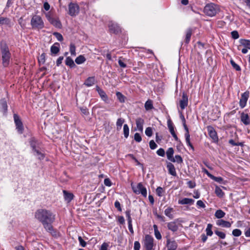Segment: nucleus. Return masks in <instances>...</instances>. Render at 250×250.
Instances as JSON below:
<instances>
[{
  "instance_id": "4c0bfd02",
  "label": "nucleus",
  "mask_w": 250,
  "mask_h": 250,
  "mask_svg": "<svg viewBox=\"0 0 250 250\" xmlns=\"http://www.w3.org/2000/svg\"><path fill=\"white\" fill-rule=\"evenodd\" d=\"M214 215L217 219H221L224 217L225 213L221 209H218L216 211Z\"/></svg>"
},
{
  "instance_id": "3c124183",
  "label": "nucleus",
  "mask_w": 250,
  "mask_h": 250,
  "mask_svg": "<svg viewBox=\"0 0 250 250\" xmlns=\"http://www.w3.org/2000/svg\"><path fill=\"white\" fill-rule=\"evenodd\" d=\"M152 129L150 127H147L145 130V134L148 137H150L152 135Z\"/></svg>"
},
{
  "instance_id": "69168bd1",
  "label": "nucleus",
  "mask_w": 250,
  "mask_h": 250,
  "mask_svg": "<svg viewBox=\"0 0 250 250\" xmlns=\"http://www.w3.org/2000/svg\"><path fill=\"white\" fill-rule=\"evenodd\" d=\"M18 22H19V24L21 25V26L23 28H24L25 26V23L23 22V19L22 17H21L19 20H18Z\"/></svg>"
},
{
  "instance_id": "6e6552de",
  "label": "nucleus",
  "mask_w": 250,
  "mask_h": 250,
  "mask_svg": "<svg viewBox=\"0 0 250 250\" xmlns=\"http://www.w3.org/2000/svg\"><path fill=\"white\" fill-rule=\"evenodd\" d=\"M249 95L250 92L249 91H246L241 94L239 101V106L241 108H243L246 106Z\"/></svg>"
},
{
  "instance_id": "bb28decb",
  "label": "nucleus",
  "mask_w": 250,
  "mask_h": 250,
  "mask_svg": "<svg viewBox=\"0 0 250 250\" xmlns=\"http://www.w3.org/2000/svg\"><path fill=\"white\" fill-rule=\"evenodd\" d=\"M29 143L32 151L39 147V143L34 138H31Z\"/></svg>"
},
{
  "instance_id": "c756f323",
  "label": "nucleus",
  "mask_w": 250,
  "mask_h": 250,
  "mask_svg": "<svg viewBox=\"0 0 250 250\" xmlns=\"http://www.w3.org/2000/svg\"><path fill=\"white\" fill-rule=\"evenodd\" d=\"M168 228L173 231H176L178 229V225L176 222H171L167 224Z\"/></svg>"
},
{
  "instance_id": "a878e982",
  "label": "nucleus",
  "mask_w": 250,
  "mask_h": 250,
  "mask_svg": "<svg viewBox=\"0 0 250 250\" xmlns=\"http://www.w3.org/2000/svg\"><path fill=\"white\" fill-rule=\"evenodd\" d=\"M49 22L57 28H61L62 26L61 22L58 18H53Z\"/></svg>"
},
{
  "instance_id": "f3484780",
  "label": "nucleus",
  "mask_w": 250,
  "mask_h": 250,
  "mask_svg": "<svg viewBox=\"0 0 250 250\" xmlns=\"http://www.w3.org/2000/svg\"><path fill=\"white\" fill-rule=\"evenodd\" d=\"M241 121L246 125L250 124V119L248 114L242 112L241 114Z\"/></svg>"
},
{
  "instance_id": "09e8293b",
  "label": "nucleus",
  "mask_w": 250,
  "mask_h": 250,
  "mask_svg": "<svg viewBox=\"0 0 250 250\" xmlns=\"http://www.w3.org/2000/svg\"><path fill=\"white\" fill-rule=\"evenodd\" d=\"M167 125L171 134L175 133L174 131V126H173L170 120H168L167 122Z\"/></svg>"
},
{
  "instance_id": "338daca9",
  "label": "nucleus",
  "mask_w": 250,
  "mask_h": 250,
  "mask_svg": "<svg viewBox=\"0 0 250 250\" xmlns=\"http://www.w3.org/2000/svg\"><path fill=\"white\" fill-rule=\"evenodd\" d=\"M196 204L198 208H204L206 207L205 204L201 200H198Z\"/></svg>"
},
{
  "instance_id": "37998d69",
  "label": "nucleus",
  "mask_w": 250,
  "mask_h": 250,
  "mask_svg": "<svg viewBox=\"0 0 250 250\" xmlns=\"http://www.w3.org/2000/svg\"><path fill=\"white\" fill-rule=\"evenodd\" d=\"M116 96L117 99L121 103H124L125 100V97L120 92H116Z\"/></svg>"
},
{
  "instance_id": "603ef678",
  "label": "nucleus",
  "mask_w": 250,
  "mask_h": 250,
  "mask_svg": "<svg viewBox=\"0 0 250 250\" xmlns=\"http://www.w3.org/2000/svg\"><path fill=\"white\" fill-rule=\"evenodd\" d=\"M211 227H212L211 225L208 224L207 228L206 229V232H207V235H208V236L212 235L213 232L211 230Z\"/></svg>"
},
{
  "instance_id": "4be33fe9",
  "label": "nucleus",
  "mask_w": 250,
  "mask_h": 250,
  "mask_svg": "<svg viewBox=\"0 0 250 250\" xmlns=\"http://www.w3.org/2000/svg\"><path fill=\"white\" fill-rule=\"evenodd\" d=\"M60 44L58 42L55 43L53 45L51 46L50 51L52 54L56 55L60 51Z\"/></svg>"
},
{
  "instance_id": "7c9ffc66",
  "label": "nucleus",
  "mask_w": 250,
  "mask_h": 250,
  "mask_svg": "<svg viewBox=\"0 0 250 250\" xmlns=\"http://www.w3.org/2000/svg\"><path fill=\"white\" fill-rule=\"evenodd\" d=\"M174 149L172 147H169L166 151V155L167 158L168 160H171L173 158Z\"/></svg>"
},
{
  "instance_id": "7ed1b4c3",
  "label": "nucleus",
  "mask_w": 250,
  "mask_h": 250,
  "mask_svg": "<svg viewBox=\"0 0 250 250\" xmlns=\"http://www.w3.org/2000/svg\"><path fill=\"white\" fill-rule=\"evenodd\" d=\"M36 219H54L55 215L51 211L46 209L40 208L38 209L35 213Z\"/></svg>"
},
{
  "instance_id": "2eb2a0df",
  "label": "nucleus",
  "mask_w": 250,
  "mask_h": 250,
  "mask_svg": "<svg viewBox=\"0 0 250 250\" xmlns=\"http://www.w3.org/2000/svg\"><path fill=\"white\" fill-rule=\"evenodd\" d=\"M33 153L34 155L36 156L37 158L40 160H42L44 159L45 157V154L44 152L41 149V148L38 147V148L35 149L33 151Z\"/></svg>"
},
{
  "instance_id": "bf43d9fd",
  "label": "nucleus",
  "mask_w": 250,
  "mask_h": 250,
  "mask_svg": "<svg viewBox=\"0 0 250 250\" xmlns=\"http://www.w3.org/2000/svg\"><path fill=\"white\" fill-rule=\"evenodd\" d=\"M78 240L80 245L83 247H85L86 245V243L83 240L81 236L78 237Z\"/></svg>"
},
{
  "instance_id": "c85d7f7f",
  "label": "nucleus",
  "mask_w": 250,
  "mask_h": 250,
  "mask_svg": "<svg viewBox=\"0 0 250 250\" xmlns=\"http://www.w3.org/2000/svg\"><path fill=\"white\" fill-rule=\"evenodd\" d=\"M65 62V64L69 66L70 68H74L76 66L73 60L70 57H66Z\"/></svg>"
},
{
  "instance_id": "2f4dec72",
  "label": "nucleus",
  "mask_w": 250,
  "mask_h": 250,
  "mask_svg": "<svg viewBox=\"0 0 250 250\" xmlns=\"http://www.w3.org/2000/svg\"><path fill=\"white\" fill-rule=\"evenodd\" d=\"M145 109L147 111L150 110L153 108V102L151 100H148L145 104Z\"/></svg>"
},
{
  "instance_id": "f03ea898",
  "label": "nucleus",
  "mask_w": 250,
  "mask_h": 250,
  "mask_svg": "<svg viewBox=\"0 0 250 250\" xmlns=\"http://www.w3.org/2000/svg\"><path fill=\"white\" fill-rule=\"evenodd\" d=\"M220 11L219 6L213 3L207 4L204 9V13L208 16L212 17L215 16Z\"/></svg>"
},
{
  "instance_id": "f257e3e1",
  "label": "nucleus",
  "mask_w": 250,
  "mask_h": 250,
  "mask_svg": "<svg viewBox=\"0 0 250 250\" xmlns=\"http://www.w3.org/2000/svg\"><path fill=\"white\" fill-rule=\"evenodd\" d=\"M0 50L2 65L4 67H7L9 64L11 53L5 42L2 41L0 42Z\"/></svg>"
},
{
  "instance_id": "a18cd8bd",
  "label": "nucleus",
  "mask_w": 250,
  "mask_h": 250,
  "mask_svg": "<svg viewBox=\"0 0 250 250\" xmlns=\"http://www.w3.org/2000/svg\"><path fill=\"white\" fill-rule=\"evenodd\" d=\"M230 62L233 68L235 69L236 71L241 70V67H240V66L236 64L233 60L231 59L230 61Z\"/></svg>"
},
{
  "instance_id": "cd10ccee",
  "label": "nucleus",
  "mask_w": 250,
  "mask_h": 250,
  "mask_svg": "<svg viewBox=\"0 0 250 250\" xmlns=\"http://www.w3.org/2000/svg\"><path fill=\"white\" fill-rule=\"evenodd\" d=\"M95 82V79L94 77H89L85 80L84 83V84L86 86L89 87L92 86Z\"/></svg>"
},
{
  "instance_id": "9b49d317",
  "label": "nucleus",
  "mask_w": 250,
  "mask_h": 250,
  "mask_svg": "<svg viewBox=\"0 0 250 250\" xmlns=\"http://www.w3.org/2000/svg\"><path fill=\"white\" fill-rule=\"evenodd\" d=\"M42 223L45 229L51 233L53 234L54 232L53 227L51 225L52 220H41Z\"/></svg>"
},
{
  "instance_id": "473e14b6",
  "label": "nucleus",
  "mask_w": 250,
  "mask_h": 250,
  "mask_svg": "<svg viewBox=\"0 0 250 250\" xmlns=\"http://www.w3.org/2000/svg\"><path fill=\"white\" fill-rule=\"evenodd\" d=\"M10 23L11 20L9 18L2 17H0V24H5L9 25H10Z\"/></svg>"
},
{
  "instance_id": "aec40b11",
  "label": "nucleus",
  "mask_w": 250,
  "mask_h": 250,
  "mask_svg": "<svg viewBox=\"0 0 250 250\" xmlns=\"http://www.w3.org/2000/svg\"><path fill=\"white\" fill-rule=\"evenodd\" d=\"M136 124L137 129L142 132L143 130V125L144 124V120L141 118H138L136 120Z\"/></svg>"
},
{
  "instance_id": "6ab92c4d",
  "label": "nucleus",
  "mask_w": 250,
  "mask_h": 250,
  "mask_svg": "<svg viewBox=\"0 0 250 250\" xmlns=\"http://www.w3.org/2000/svg\"><path fill=\"white\" fill-rule=\"evenodd\" d=\"M239 42L240 43V45L238 47V49L239 50L241 49V46H243L244 47L250 49V40L241 39L239 40Z\"/></svg>"
},
{
  "instance_id": "c9c22d12",
  "label": "nucleus",
  "mask_w": 250,
  "mask_h": 250,
  "mask_svg": "<svg viewBox=\"0 0 250 250\" xmlns=\"http://www.w3.org/2000/svg\"><path fill=\"white\" fill-rule=\"evenodd\" d=\"M186 142L187 145L189 146L192 150H194V147L190 142V135L189 133H186L185 134Z\"/></svg>"
},
{
  "instance_id": "9d476101",
  "label": "nucleus",
  "mask_w": 250,
  "mask_h": 250,
  "mask_svg": "<svg viewBox=\"0 0 250 250\" xmlns=\"http://www.w3.org/2000/svg\"><path fill=\"white\" fill-rule=\"evenodd\" d=\"M207 129L209 137L214 141V142H217L218 138L214 128L212 126L209 125L207 127Z\"/></svg>"
},
{
  "instance_id": "ea45409f",
  "label": "nucleus",
  "mask_w": 250,
  "mask_h": 250,
  "mask_svg": "<svg viewBox=\"0 0 250 250\" xmlns=\"http://www.w3.org/2000/svg\"><path fill=\"white\" fill-rule=\"evenodd\" d=\"M69 51L70 52V54L73 56H76V46L75 44L73 43H70V46H69Z\"/></svg>"
},
{
  "instance_id": "0eeeda50",
  "label": "nucleus",
  "mask_w": 250,
  "mask_h": 250,
  "mask_svg": "<svg viewBox=\"0 0 250 250\" xmlns=\"http://www.w3.org/2000/svg\"><path fill=\"white\" fill-rule=\"evenodd\" d=\"M79 7L75 3L70 2L68 5V14L71 16H75L79 13Z\"/></svg>"
},
{
  "instance_id": "f8f14e48",
  "label": "nucleus",
  "mask_w": 250,
  "mask_h": 250,
  "mask_svg": "<svg viewBox=\"0 0 250 250\" xmlns=\"http://www.w3.org/2000/svg\"><path fill=\"white\" fill-rule=\"evenodd\" d=\"M109 30L110 33L118 34L121 32L120 26L113 21H110L108 24Z\"/></svg>"
},
{
  "instance_id": "72a5a7b5",
  "label": "nucleus",
  "mask_w": 250,
  "mask_h": 250,
  "mask_svg": "<svg viewBox=\"0 0 250 250\" xmlns=\"http://www.w3.org/2000/svg\"><path fill=\"white\" fill-rule=\"evenodd\" d=\"M86 61L85 58L83 55H80L77 57L75 61V62L78 64H81L84 63Z\"/></svg>"
},
{
  "instance_id": "4468645a",
  "label": "nucleus",
  "mask_w": 250,
  "mask_h": 250,
  "mask_svg": "<svg viewBox=\"0 0 250 250\" xmlns=\"http://www.w3.org/2000/svg\"><path fill=\"white\" fill-rule=\"evenodd\" d=\"M96 90L99 94L102 100L105 103L108 104L109 103V100L105 92L99 86L96 87Z\"/></svg>"
},
{
  "instance_id": "4d7b16f0",
  "label": "nucleus",
  "mask_w": 250,
  "mask_h": 250,
  "mask_svg": "<svg viewBox=\"0 0 250 250\" xmlns=\"http://www.w3.org/2000/svg\"><path fill=\"white\" fill-rule=\"evenodd\" d=\"M134 140L138 143H139L142 141V137L139 133H136L134 134Z\"/></svg>"
},
{
  "instance_id": "f704fd0d",
  "label": "nucleus",
  "mask_w": 250,
  "mask_h": 250,
  "mask_svg": "<svg viewBox=\"0 0 250 250\" xmlns=\"http://www.w3.org/2000/svg\"><path fill=\"white\" fill-rule=\"evenodd\" d=\"M215 193L216 195L220 198L223 197L224 195V192L221 188L217 186L215 187Z\"/></svg>"
},
{
  "instance_id": "e433bc0d",
  "label": "nucleus",
  "mask_w": 250,
  "mask_h": 250,
  "mask_svg": "<svg viewBox=\"0 0 250 250\" xmlns=\"http://www.w3.org/2000/svg\"><path fill=\"white\" fill-rule=\"evenodd\" d=\"M170 161L173 163L177 162L178 164H182L183 162V160L180 155H176Z\"/></svg>"
},
{
  "instance_id": "5701e85b",
  "label": "nucleus",
  "mask_w": 250,
  "mask_h": 250,
  "mask_svg": "<svg viewBox=\"0 0 250 250\" xmlns=\"http://www.w3.org/2000/svg\"><path fill=\"white\" fill-rule=\"evenodd\" d=\"M167 246L168 250H175L177 248V244L175 241L168 240L167 241Z\"/></svg>"
},
{
  "instance_id": "a211bd4d",
  "label": "nucleus",
  "mask_w": 250,
  "mask_h": 250,
  "mask_svg": "<svg viewBox=\"0 0 250 250\" xmlns=\"http://www.w3.org/2000/svg\"><path fill=\"white\" fill-rule=\"evenodd\" d=\"M194 203V200L191 198H184L180 199L178 201V204L180 205H193Z\"/></svg>"
},
{
  "instance_id": "412c9836",
  "label": "nucleus",
  "mask_w": 250,
  "mask_h": 250,
  "mask_svg": "<svg viewBox=\"0 0 250 250\" xmlns=\"http://www.w3.org/2000/svg\"><path fill=\"white\" fill-rule=\"evenodd\" d=\"M0 105L1 108V111L3 114H6L7 111V101L5 98L2 99L0 101Z\"/></svg>"
},
{
  "instance_id": "a19ab883",
  "label": "nucleus",
  "mask_w": 250,
  "mask_h": 250,
  "mask_svg": "<svg viewBox=\"0 0 250 250\" xmlns=\"http://www.w3.org/2000/svg\"><path fill=\"white\" fill-rule=\"evenodd\" d=\"M124 135L125 138H127L129 136V129L127 124H125L123 127Z\"/></svg>"
},
{
  "instance_id": "0e129e2a",
  "label": "nucleus",
  "mask_w": 250,
  "mask_h": 250,
  "mask_svg": "<svg viewBox=\"0 0 250 250\" xmlns=\"http://www.w3.org/2000/svg\"><path fill=\"white\" fill-rule=\"evenodd\" d=\"M187 185L188 186V187L190 188H193L195 187L196 186V183L195 182H193L192 181H189L187 183Z\"/></svg>"
},
{
  "instance_id": "39448f33",
  "label": "nucleus",
  "mask_w": 250,
  "mask_h": 250,
  "mask_svg": "<svg viewBox=\"0 0 250 250\" xmlns=\"http://www.w3.org/2000/svg\"><path fill=\"white\" fill-rule=\"evenodd\" d=\"M131 187L134 193L136 194H141L143 197H146L147 196V190L146 188L142 183H139L137 186L134 185L133 183L131 184Z\"/></svg>"
},
{
  "instance_id": "e2e57ef3",
  "label": "nucleus",
  "mask_w": 250,
  "mask_h": 250,
  "mask_svg": "<svg viewBox=\"0 0 250 250\" xmlns=\"http://www.w3.org/2000/svg\"><path fill=\"white\" fill-rule=\"evenodd\" d=\"M45 17L47 19V20L49 21H51L52 19L53 18V16L51 12H48L46 13H45Z\"/></svg>"
},
{
  "instance_id": "680f3d73",
  "label": "nucleus",
  "mask_w": 250,
  "mask_h": 250,
  "mask_svg": "<svg viewBox=\"0 0 250 250\" xmlns=\"http://www.w3.org/2000/svg\"><path fill=\"white\" fill-rule=\"evenodd\" d=\"M149 146L151 149H154L157 147V145L153 140H151L149 142Z\"/></svg>"
},
{
  "instance_id": "774afa93",
  "label": "nucleus",
  "mask_w": 250,
  "mask_h": 250,
  "mask_svg": "<svg viewBox=\"0 0 250 250\" xmlns=\"http://www.w3.org/2000/svg\"><path fill=\"white\" fill-rule=\"evenodd\" d=\"M140 244L138 241H135L134 244V250H140Z\"/></svg>"
},
{
  "instance_id": "864d4df0",
  "label": "nucleus",
  "mask_w": 250,
  "mask_h": 250,
  "mask_svg": "<svg viewBox=\"0 0 250 250\" xmlns=\"http://www.w3.org/2000/svg\"><path fill=\"white\" fill-rule=\"evenodd\" d=\"M215 233L221 239H224L226 237L225 233L222 231L216 230Z\"/></svg>"
},
{
  "instance_id": "5fc2aeb1",
  "label": "nucleus",
  "mask_w": 250,
  "mask_h": 250,
  "mask_svg": "<svg viewBox=\"0 0 250 250\" xmlns=\"http://www.w3.org/2000/svg\"><path fill=\"white\" fill-rule=\"evenodd\" d=\"M53 34L59 41L62 42L63 41V38L61 34L58 32H55Z\"/></svg>"
},
{
  "instance_id": "052dcab7",
  "label": "nucleus",
  "mask_w": 250,
  "mask_h": 250,
  "mask_svg": "<svg viewBox=\"0 0 250 250\" xmlns=\"http://www.w3.org/2000/svg\"><path fill=\"white\" fill-rule=\"evenodd\" d=\"M229 143L233 146H242L241 143H236L233 139L229 140Z\"/></svg>"
},
{
  "instance_id": "b1692460",
  "label": "nucleus",
  "mask_w": 250,
  "mask_h": 250,
  "mask_svg": "<svg viewBox=\"0 0 250 250\" xmlns=\"http://www.w3.org/2000/svg\"><path fill=\"white\" fill-rule=\"evenodd\" d=\"M216 224L217 225L225 228H229L231 225V223L226 221L225 220H217Z\"/></svg>"
},
{
  "instance_id": "58836bf2",
  "label": "nucleus",
  "mask_w": 250,
  "mask_h": 250,
  "mask_svg": "<svg viewBox=\"0 0 250 250\" xmlns=\"http://www.w3.org/2000/svg\"><path fill=\"white\" fill-rule=\"evenodd\" d=\"M125 122V120L123 118L118 119L116 122L117 129L118 130H120L122 128L123 124Z\"/></svg>"
},
{
  "instance_id": "dca6fc26",
  "label": "nucleus",
  "mask_w": 250,
  "mask_h": 250,
  "mask_svg": "<svg viewBox=\"0 0 250 250\" xmlns=\"http://www.w3.org/2000/svg\"><path fill=\"white\" fill-rule=\"evenodd\" d=\"M167 167L169 174L173 176H177V173L175 167L171 163H167Z\"/></svg>"
},
{
  "instance_id": "ddd939ff",
  "label": "nucleus",
  "mask_w": 250,
  "mask_h": 250,
  "mask_svg": "<svg viewBox=\"0 0 250 250\" xmlns=\"http://www.w3.org/2000/svg\"><path fill=\"white\" fill-rule=\"evenodd\" d=\"M188 105V96L185 92L182 94V99L180 100L179 105L182 110L184 109Z\"/></svg>"
},
{
  "instance_id": "1a4fd4ad",
  "label": "nucleus",
  "mask_w": 250,
  "mask_h": 250,
  "mask_svg": "<svg viewBox=\"0 0 250 250\" xmlns=\"http://www.w3.org/2000/svg\"><path fill=\"white\" fill-rule=\"evenodd\" d=\"M14 119L18 131L19 133L22 134L23 131V126L19 116L16 114H14Z\"/></svg>"
},
{
  "instance_id": "393cba45",
  "label": "nucleus",
  "mask_w": 250,
  "mask_h": 250,
  "mask_svg": "<svg viewBox=\"0 0 250 250\" xmlns=\"http://www.w3.org/2000/svg\"><path fill=\"white\" fill-rule=\"evenodd\" d=\"M64 198L67 202L71 201L74 197V195L72 193L67 192L66 190L63 191Z\"/></svg>"
},
{
  "instance_id": "20e7f679",
  "label": "nucleus",
  "mask_w": 250,
  "mask_h": 250,
  "mask_svg": "<svg viewBox=\"0 0 250 250\" xmlns=\"http://www.w3.org/2000/svg\"><path fill=\"white\" fill-rule=\"evenodd\" d=\"M31 25L33 29H42L44 27V24L41 17L39 15H34L31 20Z\"/></svg>"
},
{
  "instance_id": "79ce46f5",
  "label": "nucleus",
  "mask_w": 250,
  "mask_h": 250,
  "mask_svg": "<svg viewBox=\"0 0 250 250\" xmlns=\"http://www.w3.org/2000/svg\"><path fill=\"white\" fill-rule=\"evenodd\" d=\"M191 33H192V31L190 29H189L187 30L186 35V39H185V42L187 44L190 41L191 36Z\"/></svg>"
},
{
  "instance_id": "49530a36",
  "label": "nucleus",
  "mask_w": 250,
  "mask_h": 250,
  "mask_svg": "<svg viewBox=\"0 0 250 250\" xmlns=\"http://www.w3.org/2000/svg\"><path fill=\"white\" fill-rule=\"evenodd\" d=\"M210 179H211L212 180H213L215 181V182H217L219 183L224 184V183L223 182V179L221 177H216L212 175L211 177L210 178Z\"/></svg>"
},
{
  "instance_id": "c03bdc74",
  "label": "nucleus",
  "mask_w": 250,
  "mask_h": 250,
  "mask_svg": "<svg viewBox=\"0 0 250 250\" xmlns=\"http://www.w3.org/2000/svg\"><path fill=\"white\" fill-rule=\"evenodd\" d=\"M156 192L157 195L159 197H162L163 195V194L165 192V191L162 187H159L156 188Z\"/></svg>"
},
{
  "instance_id": "8fccbe9b",
  "label": "nucleus",
  "mask_w": 250,
  "mask_h": 250,
  "mask_svg": "<svg viewBox=\"0 0 250 250\" xmlns=\"http://www.w3.org/2000/svg\"><path fill=\"white\" fill-rule=\"evenodd\" d=\"M232 234L234 236L238 237L242 234V231L239 229H234L232 230Z\"/></svg>"
},
{
  "instance_id": "13d9d810",
  "label": "nucleus",
  "mask_w": 250,
  "mask_h": 250,
  "mask_svg": "<svg viewBox=\"0 0 250 250\" xmlns=\"http://www.w3.org/2000/svg\"><path fill=\"white\" fill-rule=\"evenodd\" d=\"M156 153H157L158 155H159L160 156H161V157H164L165 156V150L162 148H160L159 149H158L157 150Z\"/></svg>"
},
{
  "instance_id": "de8ad7c7",
  "label": "nucleus",
  "mask_w": 250,
  "mask_h": 250,
  "mask_svg": "<svg viewBox=\"0 0 250 250\" xmlns=\"http://www.w3.org/2000/svg\"><path fill=\"white\" fill-rule=\"evenodd\" d=\"M173 211V208H167L165 209V215L170 218L172 217V212Z\"/></svg>"
},
{
  "instance_id": "423d86ee",
  "label": "nucleus",
  "mask_w": 250,
  "mask_h": 250,
  "mask_svg": "<svg viewBox=\"0 0 250 250\" xmlns=\"http://www.w3.org/2000/svg\"><path fill=\"white\" fill-rule=\"evenodd\" d=\"M154 239L152 236L149 235H146L144 240V247L146 250H152L154 246Z\"/></svg>"
},
{
  "instance_id": "6e6d98bb",
  "label": "nucleus",
  "mask_w": 250,
  "mask_h": 250,
  "mask_svg": "<svg viewBox=\"0 0 250 250\" xmlns=\"http://www.w3.org/2000/svg\"><path fill=\"white\" fill-rule=\"evenodd\" d=\"M231 35L232 38L235 40L238 39L239 37V33L236 30H234V31H232L231 32Z\"/></svg>"
}]
</instances>
